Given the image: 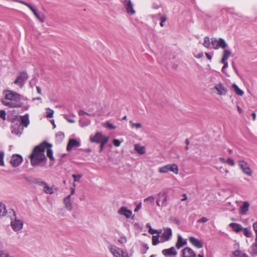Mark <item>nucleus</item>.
Here are the masks:
<instances>
[{
    "label": "nucleus",
    "mask_w": 257,
    "mask_h": 257,
    "mask_svg": "<svg viewBox=\"0 0 257 257\" xmlns=\"http://www.w3.org/2000/svg\"><path fill=\"white\" fill-rule=\"evenodd\" d=\"M4 96L2 102L6 106L11 108L22 106L21 95L18 93L10 90H5L4 91Z\"/></svg>",
    "instance_id": "nucleus-1"
},
{
    "label": "nucleus",
    "mask_w": 257,
    "mask_h": 257,
    "mask_svg": "<svg viewBox=\"0 0 257 257\" xmlns=\"http://www.w3.org/2000/svg\"><path fill=\"white\" fill-rule=\"evenodd\" d=\"M45 152L44 146H36L33 149L29 156L31 165L33 167L37 166L47 160Z\"/></svg>",
    "instance_id": "nucleus-2"
},
{
    "label": "nucleus",
    "mask_w": 257,
    "mask_h": 257,
    "mask_svg": "<svg viewBox=\"0 0 257 257\" xmlns=\"http://www.w3.org/2000/svg\"><path fill=\"white\" fill-rule=\"evenodd\" d=\"M210 90L212 93L219 96H225L228 92L227 88L221 82L215 84Z\"/></svg>",
    "instance_id": "nucleus-3"
},
{
    "label": "nucleus",
    "mask_w": 257,
    "mask_h": 257,
    "mask_svg": "<svg viewBox=\"0 0 257 257\" xmlns=\"http://www.w3.org/2000/svg\"><path fill=\"white\" fill-rule=\"evenodd\" d=\"M113 257H129L128 253L115 245H109L108 247Z\"/></svg>",
    "instance_id": "nucleus-4"
},
{
    "label": "nucleus",
    "mask_w": 257,
    "mask_h": 257,
    "mask_svg": "<svg viewBox=\"0 0 257 257\" xmlns=\"http://www.w3.org/2000/svg\"><path fill=\"white\" fill-rule=\"evenodd\" d=\"M211 44L215 50H218L219 48L225 49L227 46L225 41L222 38H212Z\"/></svg>",
    "instance_id": "nucleus-5"
},
{
    "label": "nucleus",
    "mask_w": 257,
    "mask_h": 257,
    "mask_svg": "<svg viewBox=\"0 0 257 257\" xmlns=\"http://www.w3.org/2000/svg\"><path fill=\"white\" fill-rule=\"evenodd\" d=\"M90 141L92 143H100V145H105L108 142V138L103 136L100 133H96L94 136H90Z\"/></svg>",
    "instance_id": "nucleus-6"
},
{
    "label": "nucleus",
    "mask_w": 257,
    "mask_h": 257,
    "mask_svg": "<svg viewBox=\"0 0 257 257\" xmlns=\"http://www.w3.org/2000/svg\"><path fill=\"white\" fill-rule=\"evenodd\" d=\"M159 171L161 173H166L171 171L177 174L178 173V167L176 164H169L160 168Z\"/></svg>",
    "instance_id": "nucleus-7"
},
{
    "label": "nucleus",
    "mask_w": 257,
    "mask_h": 257,
    "mask_svg": "<svg viewBox=\"0 0 257 257\" xmlns=\"http://www.w3.org/2000/svg\"><path fill=\"white\" fill-rule=\"evenodd\" d=\"M28 78V74L25 72H22L18 76L14 83L20 87H22L24 85L25 82Z\"/></svg>",
    "instance_id": "nucleus-8"
},
{
    "label": "nucleus",
    "mask_w": 257,
    "mask_h": 257,
    "mask_svg": "<svg viewBox=\"0 0 257 257\" xmlns=\"http://www.w3.org/2000/svg\"><path fill=\"white\" fill-rule=\"evenodd\" d=\"M52 146H44L47 156L50 160L49 166L50 167L53 166L55 163V158L53 156V151L51 149Z\"/></svg>",
    "instance_id": "nucleus-9"
},
{
    "label": "nucleus",
    "mask_w": 257,
    "mask_h": 257,
    "mask_svg": "<svg viewBox=\"0 0 257 257\" xmlns=\"http://www.w3.org/2000/svg\"><path fill=\"white\" fill-rule=\"evenodd\" d=\"M157 195L158 197L157 199L161 202V208L166 207L168 204V192L166 191L163 190L158 193Z\"/></svg>",
    "instance_id": "nucleus-10"
},
{
    "label": "nucleus",
    "mask_w": 257,
    "mask_h": 257,
    "mask_svg": "<svg viewBox=\"0 0 257 257\" xmlns=\"http://www.w3.org/2000/svg\"><path fill=\"white\" fill-rule=\"evenodd\" d=\"M238 165L244 174L249 176L252 175V172L246 162L244 161H239L238 162Z\"/></svg>",
    "instance_id": "nucleus-11"
},
{
    "label": "nucleus",
    "mask_w": 257,
    "mask_h": 257,
    "mask_svg": "<svg viewBox=\"0 0 257 257\" xmlns=\"http://www.w3.org/2000/svg\"><path fill=\"white\" fill-rule=\"evenodd\" d=\"M23 158L21 155L15 154L12 156L10 162L12 166L16 167L20 165L23 162Z\"/></svg>",
    "instance_id": "nucleus-12"
},
{
    "label": "nucleus",
    "mask_w": 257,
    "mask_h": 257,
    "mask_svg": "<svg viewBox=\"0 0 257 257\" xmlns=\"http://www.w3.org/2000/svg\"><path fill=\"white\" fill-rule=\"evenodd\" d=\"M11 226L13 230L15 231L20 230L23 226V222L21 220L15 218L11 221Z\"/></svg>",
    "instance_id": "nucleus-13"
},
{
    "label": "nucleus",
    "mask_w": 257,
    "mask_h": 257,
    "mask_svg": "<svg viewBox=\"0 0 257 257\" xmlns=\"http://www.w3.org/2000/svg\"><path fill=\"white\" fill-rule=\"evenodd\" d=\"M127 13L130 15H134L136 12L133 8V4L131 0H124L123 2Z\"/></svg>",
    "instance_id": "nucleus-14"
},
{
    "label": "nucleus",
    "mask_w": 257,
    "mask_h": 257,
    "mask_svg": "<svg viewBox=\"0 0 257 257\" xmlns=\"http://www.w3.org/2000/svg\"><path fill=\"white\" fill-rule=\"evenodd\" d=\"M118 214L125 216L126 218H130L132 215V211L126 207L122 206L117 211Z\"/></svg>",
    "instance_id": "nucleus-15"
},
{
    "label": "nucleus",
    "mask_w": 257,
    "mask_h": 257,
    "mask_svg": "<svg viewBox=\"0 0 257 257\" xmlns=\"http://www.w3.org/2000/svg\"><path fill=\"white\" fill-rule=\"evenodd\" d=\"M172 236V230L170 228H165L164 232L162 234V236L161 238V242H164L168 240Z\"/></svg>",
    "instance_id": "nucleus-16"
},
{
    "label": "nucleus",
    "mask_w": 257,
    "mask_h": 257,
    "mask_svg": "<svg viewBox=\"0 0 257 257\" xmlns=\"http://www.w3.org/2000/svg\"><path fill=\"white\" fill-rule=\"evenodd\" d=\"M162 254L166 256H175L177 252L174 247H171L168 249H165L162 251Z\"/></svg>",
    "instance_id": "nucleus-17"
},
{
    "label": "nucleus",
    "mask_w": 257,
    "mask_h": 257,
    "mask_svg": "<svg viewBox=\"0 0 257 257\" xmlns=\"http://www.w3.org/2000/svg\"><path fill=\"white\" fill-rule=\"evenodd\" d=\"M249 205L248 202H243L242 205L239 208V213L241 215H246L249 210Z\"/></svg>",
    "instance_id": "nucleus-18"
},
{
    "label": "nucleus",
    "mask_w": 257,
    "mask_h": 257,
    "mask_svg": "<svg viewBox=\"0 0 257 257\" xmlns=\"http://www.w3.org/2000/svg\"><path fill=\"white\" fill-rule=\"evenodd\" d=\"M183 257H197L196 254L190 247H186L182 250Z\"/></svg>",
    "instance_id": "nucleus-19"
},
{
    "label": "nucleus",
    "mask_w": 257,
    "mask_h": 257,
    "mask_svg": "<svg viewBox=\"0 0 257 257\" xmlns=\"http://www.w3.org/2000/svg\"><path fill=\"white\" fill-rule=\"evenodd\" d=\"M21 123H20L25 127H27L30 123L29 115L28 113L20 116Z\"/></svg>",
    "instance_id": "nucleus-20"
},
{
    "label": "nucleus",
    "mask_w": 257,
    "mask_h": 257,
    "mask_svg": "<svg viewBox=\"0 0 257 257\" xmlns=\"http://www.w3.org/2000/svg\"><path fill=\"white\" fill-rule=\"evenodd\" d=\"M23 126L20 124H16L13 126L12 132L17 135H21L23 133Z\"/></svg>",
    "instance_id": "nucleus-21"
},
{
    "label": "nucleus",
    "mask_w": 257,
    "mask_h": 257,
    "mask_svg": "<svg viewBox=\"0 0 257 257\" xmlns=\"http://www.w3.org/2000/svg\"><path fill=\"white\" fill-rule=\"evenodd\" d=\"M31 10L33 13L34 15L35 16L37 19H38L41 23H44L45 22V16L44 14H40L38 12V10L34 7L32 8V9H31Z\"/></svg>",
    "instance_id": "nucleus-22"
},
{
    "label": "nucleus",
    "mask_w": 257,
    "mask_h": 257,
    "mask_svg": "<svg viewBox=\"0 0 257 257\" xmlns=\"http://www.w3.org/2000/svg\"><path fill=\"white\" fill-rule=\"evenodd\" d=\"M71 195H69L64 199V203L65 208L69 211H71L73 209V205L70 200Z\"/></svg>",
    "instance_id": "nucleus-23"
},
{
    "label": "nucleus",
    "mask_w": 257,
    "mask_h": 257,
    "mask_svg": "<svg viewBox=\"0 0 257 257\" xmlns=\"http://www.w3.org/2000/svg\"><path fill=\"white\" fill-rule=\"evenodd\" d=\"M189 241L194 246H196L197 248H201L203 246L202 242L199 240L198 239L195 238L194 237H190Z\"/></svg>",
    "instance_id": "nucleus-24"
},
{
    "label": "nucleus",
    "mask_w": 257,
    "mask_h": 257,
    "mask_svg": "<svg viewBox=\"0 0 257 257\" xmlns=\"http://www.w3.org/2000/svg\"><path fill=\"white\" fill-rule=\"evenodd\" d=\"M229 226L236 233H239L243 229L242 225L236 223H231L229 224Z\"/></svg>",
    "instance_id": "nucleus-25"
},
{
    "label": "nucleus",
    "mask_w": 257,
    "mask_h": 257,
    "mask_svg": "<svg viewBox=\"0 0 257 257\" xmlns=\"http://www.w3.org/2000/svg\"><path fill=\"white\" fill-rule=\"evenodd\" d=\"M187 241L184 240L181 235H178V240L176 244V246L178 249H179L181 247L186 244Z\"/></svg>",
    "instance_id": "nucleus-26"
},
{
    "label": "nucleus",
    "mask_w": 257,
    "mask_h": 257,
    "mask_svg": "<svg viewBox=\"0 0 257 257\" xmlns=\"http://www.w3.org/2000/svg\"><path fill=\"white\" fill-rule=\"evenodd\" d=\"M75 135H73L70 138L67 145H80L81 142L80 138H74Z\"/></svg>",
    "instance_id": "nucleus-27"
},
{
    "label": "nucleus",
    "mask_w": 257,
    "mask_h": 257,
    "mask_svg": "<svg viewBox=\"0 0 257 257\" xmlns=\"http://www.w3.org/2000/svg\"><path fill=\"white\" fill-rule=\"evenodd\" d=\"M232 89L234 91L236 94L239 95V96H242L244 94V92L243 90H241L238 86L235 84L233 83L231 86Z\"/></svg>",
    "instance_id": "nucleus-28"
},
{
    "label": "nucleus",
    "mask_w": 257,
    "mask_h": 257,
    "mask_svg": "<svg viewBox=\"0 0 257 257\" xmlns=\"http://www.w3.org/2000/svg\"><path fill=\"white\" fill-rule=\"evenodd\" d=\"M134 150L139 155H143L146 153V148L144 146H134Z\"/></svg>",
    "instance_id": "nucleus-29"
},
{
    "label": "nucleus",
    "mask_w": 257,
    "mask_h": 257,
    "mask_svg": "<svg viewBox=\"0 0 257 257\" xmlns=\"http://www.w3.org/2000/svg\"><path fill=\"white\" fill-rule=\"evenodd\" d=\"M56 142L57 144H60L62 142L63 140L65 138L64 134L62 132H58L55 136Z\"/></svg>",
    "instance_id": "nucleus-30"
},
{
    "label": "nucleus",
    "mask_w": 257,
    "mask_h": 257,
    "mask_svg": "<svg viewBox=\"0 0 257 257\" xmlns=\"http://www.w3.org/2000/svg\"><path fill=\"white\" fill-rule=\"evenodd\" d=\"M231 257H249V256L247 254L243 253L240 250H236L232 252Z\"/></svg>",
    "instance_id": "nucleus-31"
},
{
    "label": "nucleus",
    "mask_w": 257,
    "mask_h": 257,
    "mask_svg": "<svg viewBox=\"0 0 257 257\" xmlns=\"http://www.w3.org/2000/svg\"><path fill=\"white\" fill-rule=\"evenodd\" d=\"M43 191L46 193L49 194H52L53 193L54 191L53 190V188L52 187H50L47 183H46V185H45L44 186V188L43 189Z\"/></svg>",
    "instance_id": "nucleus-32"
},
{
    "label": "nucleus",
    "mask_w": 257,
    "mask_h": 257,
    "mask_svg": "<svg viewBox=\"0 0 257 257\" xmlns=\"http://www.w3.org/2000/svg\"><path fill=\"white\" fill-rule=\"evenodd\" d=\"M155 198L152 196H150L144 200V202L147 204H154Z\"/></svg>",
    "instance_id": "nucleus-33"
},
{
    "label": "nucleus",
    "mask_w": 257,
    "mask_h": 257,
    "mask_svg": "<svg viewBox=\"0 0 257 257\" xmlns=\"http://www.w3.org/2000/svg\"><path fill=\"white\" fill-rule=\"evenodd\" d=\"M6 212L5 205L3 203H0V216H5L6 214Z\"/></svg>",
    "instance_id": "nucleus-34"
},
{
    "label": "nucleus",
    "mask_w": 257,
    "mask_h": 257,
    "mask_svg": "<svg viewBox=\"0 0 257 257\" xmlns=\"http://www.w3.org/2000/svg\"><path fill=\"white\" fill-rule=\"evenodd\" d=\"M130 124L132 128L139 129L142 127V124L140 122L135 123L133 121H130Z\"/></svg>",
    "instance_id": "nucleus-35"
},
{
    "label": "nucleus",
    "mask_w": 257,
    "mask_h": 257,
    "mask_svg": "<svg viewBox=\"0 0 257 257\" xmlns=\"http://www.w3.org/2000/svg\"><path fill=\"white\" fill-rule=\"evenodd\" d=\"M243 232V234L246 237H251L252 236V232L250 230L248 229L247 228H243L242 231Z\"/></svg>",
    "instance_id": "nucleus-36"
},
{
    "label": "nucleus",
    "mask_w": 257,
    "mask_h": 257,
    "mask_svg": "<svg viewBox=\"0 0 257 257\" xmlns=\"http://www.w3.org/2000/svg\"><path fill=\"white\" fill-rule=\"evenodd\" d=\"M210 44H211V40H210V39L208 36H206L204 38V42L203 43V45L205 48H208L210 47Z\"/></svg>",
    "instance_id": "nucleus-37"
},
{
    "label": "nucleus",
    "mask_w": 257,
    "mask_h": 257,
    "mask_svg": "<svg viewBox=\"0 0 257 257\" xmlns=\"http://www.w3.org/2000/svg\"><path fill=\"white\" fill-rule=\"evenodd\" d=\"M223 49L224 50H223V52L222 57L228 59L231 55V51L230 50H227L225 49Z\"/></svg>",
    "instance_id": "nucleus-38"
},
{
    "label": "nucleus",
    "mask_w": 257,
    "mask_h": 257,
    "mask_svg": "<svg viewBox=\"0 0 257 257\" xmlns=\"http://www.w3.org/2000/svg\"><path fill=\"white\" fill-rule=\"evenodd\" d=\"M4 156L5 152L3 151H0V166H5Z\"/></svg>",
    "instance_id": "nucleus-39"
},
{
    "label": "nucleus",
    "mask_w": 257,
    "mask_h": 257,
    "mask_svg": "<svg viewBox=\"0 0 257 257\" xmlns=\"http://www.w3.org/2000/svg\"><path fill=\"white\" fill-rule=\"evenodd\" d=\"M54 114V111L49 108H46V117L47 118H52Z\"/></svg>",
    "instance_id": "nucleus-40"
},
{
    "label": "nucleus",
    "mask_w": 257,
    "mask_h": 257,
    "mask_svg": "<svg viewBox=\"0 0 257 257\" xmlns=\"http://www.w3.org/2000/svg\"><path fill=\"white\" fill-rule=\"evenodd\" d=\"M14 1L26 6L30 10L32 9V8L33 7V6L32 5H31L30 4L28 3L25 1H21V0H14Z\"/></svg>",
    "instance_id": "nucleus-41"
},
{
    "label": "nucleus",
    "mask_w": 257,
    "mask_h": 257,
    "mask_svg": "<svg viewBox=\"0 0 257 257\" xmlns=\"http://www.w3.org/2000/svg\"><path fill=\"white\" fill-rule=\"evenodd\" d=\"M104 125L109 130H114L116 128V127L113 125V124L110 123L109 121H106L105 122Z\"/></svg>",
    "instance_id": "nucleus-42"
},
{
    "label": "nucleus",
    "mask_w": 257,
    "mask_h": 257,
    "mask_svg": "<svg viewBox=\"0 0 257 257\" xmlns=\"http://www.w3.org/2000/svg\"><path fill=\"white\" fill-rule=\"evenodd\" d=\"M160 241L159 240V236L158 235H153L152 237V243L153 245H157Z\"/></svg>",
    "instance_id": "nucleus-43"
},
{
    "label": "nucleus",
    "mask_w": 257,
    "mask_h": 257,
    "mask_svg": "<svg viewBox=\"0 0 257 257\" xmlns=\"http://www.w3.org/2000/svg\"><path fill=\"white\" fill-rule=\"evenodd\" d=\"M251 248L252 253L257 255V241H255V242L252 244Z\"/></svg>",
    "instance_id": "nucleus-44"
},
{
    "label": "nucleus",
    "mask_w": 257,
    "mask_h": 257,
    "mask_svg": "<svg viewBox=\"0 0 257 257\" xmlns=\"http://www.w3.org/2000/svg\"><path fill=\"white\" fill-rule=\"evenodd\" d=\"M162 231L161 229L156 230V229H152V227H150V229H149V232L152 234H154L155 233L160 234L162 233Z\"/></svg>",
    "instance_id": "nucleus-45"
},
{
    "label": "nucleus",
    "mask_w": 257,
    "mask_h": 257,
    "mask_svg": "<svg viewBox=\"0 0 257 257\" xmlns=\"http://www.w3.org/2000/svg\"><path fill=\"white\" fill-rule=\"evenodd\" d=\"M72 176L74 179V182H79L80 181V178H82V174H78V175L73 174L72 175Z\"/></svg>",
    "instance_id": "nucleus-46"
},
{
    "label": "nucleus",
    "mask_w": 257,
    "mask_h": 257,
    "mask_svg": "<svg viewBox=\"0 0 257 257\" xmlns=\"http://www.w3.org/2000/svg\"><path fill=\"white\" fill-rule=\"evenodd\" d=\"M160 19H161V22H160V26L161 27H163L164 26V23L167 20V18L166 16H162L161 18H160Z\"/></svg>",
    "instance_id": "nucleus-47"
},
{
    "label": "nucleus",
    "mask_w": 257,
    "mask_h": 257,
    "mask_svg": "<svg viewBox=\"0 0 257 257\" xmlns=\"http://www.w3.org/2000/svg\"><path fill=\"white\" fill-rule=\"evenodd\" d=\"M63 117L69 122L74 123L75 122V120L72 118H70L67 114H64Z\"/></svg>",
    "instance_id": "nucleus-48"
},
{
    "label": "nucleus",
    "mask_w": 257,
    "mask_h": 257,
    "mask_svg": "<svg viewBox=\"0 0 257 257\" xmlns=\"http://www.w3.org/2000/svg\"><path fill=\"white\" fill-rule=\"evenodd\" d=\"M36 183L39 186L44 187L45 185H46L47 183H46L45 182L41 180H37L36 181Z\"/></svg>",
    "instance_id": "nucleus-49"
},
{
    "label": "nucleus",
    "mask_w": 257,
    "mask_h": 257,
    "mask_svg": "<svg viewBox=\"0 0 257 257\" xmlns=\"http://www.w3.org/2000/svg\"><path fill=\"white\" fill-rule=\"evenodd\" d=\"M252 227H253V229L255 233V240H257V221L253 223Z\"/></svg>",
    "instance_id": "nucleus-50"
},
{
    "label": "nucleus",
    "mask_w": 257,
    "mask_h": 257,
    "mask_svg": "<svg viewBox=\"0 0 257 257\" xmlns=\"http://www.w3.org/2000/svg\"><path fill=\"white\" fill-rule=\"evenodd\" d=\"M226 163L230 166H233L234 165V161L230 158H228V159H226Z\"/></svg>",
    "instance_id": "nucleus-51"
},
{
    "label": "nucleus",
    "mask_w": 257,
    "mask_h": 257,
    "mask_svg": "<svg viewBox=\"0 0 257 257\" xmlns=\"http://www.w3.org/2000/svg\"><path fill=\"white\" fill-rule=\"evenodd\" d=\"M6 113L5 110H0V118H3V119H6Z\"/></svg>",
    "instance_id": "nucleus-52"
},
{
    "label": "nucleus",
    "mask_w": 257,
    "mask_h": 257,
    "mask_svg": "<svg viewBox=\"0 0 257 257\" xmlns=\"http://www.w3.org/2000/svg\"><path fill=\"white\" fill-rule=\"evenodd\" d=\"M208 221V219L206 217H203L201 219H199L197 221V222H199V223H206Z\"/></svg>",
    "instance_id": "nucleus-53"
},
{
    "label": "nucleus",
    "mask_w": 257,
    "mask_h": 257,
    "mask_svg": "<svg viewBox=\"0 0 257 257\" xmlns=\"http://www.w3.org/2000/svg\"><path fill=\"white\" fill-rule=\"evenodd\" d=\"M75 186H76L75 184L73 183V187H71V188H70L71 193H70V195H71V196L72 195H73L75 193Z\"/></svg>",
    "instance_id": "nucleus-54"
},
{
    "label": "nucleus",
    "mask_w": 257,
    "mask_h": 257,
    "mask_svg": "<svg viewBox=\"0 0 257 257\" xmlns=\"http://www.w3.org/2000/svg\"><path fill=\"white\" fill-rule=\"evenodd\" d=\"M118 241L121 243H124L126 242V239L125 237H121L118 239Z\"/></svg>",
    "instance_id": "nucleus-55"
},
{
    "label": "nucleus",
    "mask_w": 257,
    "mask_h": 257,
    "mask_svg": "<svg viewBox=\"0 0 257 257\" xmlns=\"http://www.w3.org/2000/svg\"><path fill=\"white\" fill-rule=\"evenodd\" d=\"M113 145H120L122 143V141H120L119 140L114 139L113 141Z\"/></svg>",
    "instance_id": "nucleus-56"
},
{
    "label": "nucleus",
    "mask_w": 257,
    "mask_h": 257,
    "mask_svg": "<svg viewBox=\"0 0 257 257\" xmlns=\"http://www.w3.org/2000/svg\"><path fill=\"white\" fill-rule=\"evenodd\" d=\"M142 207V203L141 202H140L138 205L137 206H136V207L135 208V210H134V211L135 212H138L141 208Z\"/></svg>",
    "instance_id": "nucleus-57"
},
{
    "label": "nucleus",
    "mask_w": 257,
    "mask_h": 257,
    "mask_svg": "<svg viewBox=\"0 0 257 257\" xmlns=\"http://www.w3.org/2000/svg\"><path fill=\"white\" fill-rule=\"evenodd\" d=\"M21 107L22 108V110H28L30 107V105L29 104L24 105L22 104V106H21Z\"/></svg>",
    "instance_id": "nucleus-58"
},
{
    "label": "nucleus",
    "mask_w": 257,
    "mask_h": 257,
    "mask_svg": "<svg viewBox=\"0 0 257 257\" xmlns=\"http://www.w3.org/2000/svg\"><path fill=\"white\" fill-rule=\"evenodd\" d=\"M228 64L225 63V64H223V67L222 68V70H221L222 72L223 73H225V69H226L228 67Z\"/></svg>",
    "instance_id": "nucleus-59"
},
{
    "label": "nucleus",
    "mask_w": 257,
    "mask_h": 257,
    "mask_svg": "<svg viewBox=\"0 0 257 257\" xmlns=\"http://www.w3.org/2000/svg\"><path fill=\"white\" fill-rule=\"evenodd\" d=\"M0 257H10L9 255L5 252H1Z\"/></svg>",
    "instance_id": "nucleus-60"
},
{
    "label": "nucleus",
    "mask_w": 257,
    "mask_h": 257,
    "mask_svg": "<svg viewBox=\"0 0 257 257\" xmlns=\"http://www.w3.org/2000/svg\"><path fill=\"white\" fill-rule=\"evenodd\" d=\"M227 60V59L222 57L221 60L220 62L223 64H224L225 63L228 64Z\"/></svg>",
    "instance_id": "nucleus-61"
},
{
    "label": "nucleus",
    "mask_w": 257,
    "mask_h": 257,
    "mask_svg": "<svg viewBox=\"0 0 257 257\" xmlns=\"http://www.w3.org/2000/svg\"><path fill=\"white\" fill-rule=\"evenodd\" d=\"M203 56V53L201 52V53H199L197 55H195V57L197 58H200L202 57Z\"/></svg>",
    "instance_id": "nucleus-62"
},
{
    "label": "nucleus",
    "mask_w": 257,
    "mask_h": 257,
    "mask_svg": "<svg viewBox=\"0 0 257 257\" xmlns=\"http://www.w3.org/2000/svg\"><path fill=\"white\" fill-rule=\"evenodd\" d=\"M36 89L37 93H39V94H41L42 91L41 88L39 86H36Z\"/></svg>",
    "instance_id": "nucleus-63"
},
{
    "label": "nucleus",
    "mask_w": 257,
    "mask_h": 257,
    "mask_svg": "<svg viewBox=\"0 0 257 257\" xmlns=\"http://www.w3.org/2000/svg\"><path fill=\"white\" fill-rule=\"evenodd\" d=\"M205 55L208 59L211 60L212 56L210 54L208 53H205Z\"/></svg>",
    "instance_id": "nucleus-64"
}]
</instances>
